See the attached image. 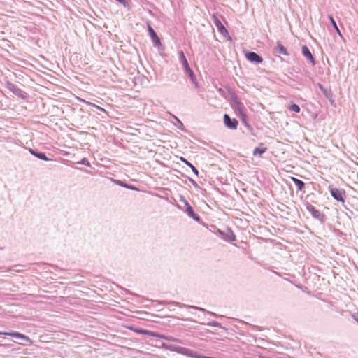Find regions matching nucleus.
<instances>
[{"label":"nucleus","mask_w":358,"mask_h":358,"mask_svg":"<svg viewBox=\"0 0 358 358\" xmlns=\"http://www.w3.org/2000/svg\"><path fill=\"white\" fill-rule=\"evenodd\" d=\"M208 325L212 326V327H221V324L219 322H215V321L208 323Z\"/></svg>","instance_id":"nucleus-27"},{"label":"nucleus","mask_w":358,"mask_h":358,"mask_svg":"<svg viewBox=\"0 0 358 358\" xmlns=\"http://www.w3.org/2000/svg\"><path fill=\"white\" fill-rule=\"evenodd\" d=\"M213 18H214L215 25L216 26V27L218 29V31H220V33L224 36L226 34H228V31L224 27V26L222 24V22L219 20V19L215 15H213Z\"/></svg>","instance_id":"nucleus-12"},{"label":"nucleus","mask_w":358,"mask_h":358,"mask_svg":"<svg viewBox=\"0 0 358 358\" xmlns=\"http://www.w3.org/2000/svg\"><path fill=\"white\" fill-rule=\"evenodd\" d=\"M224 122L225 126L231 129H236L238 124L236 119L231 118L227 114L224 115Z\"/></svg>","instance_id":"nucleus-8"},{"label":"nucleus","mask_w":358,"mask_h":358,"mask_svg":"<svg viewBox=\"0 0 358 358\" xmlns=\"http://www.w3.org/2000/svg\"><path fill=\"white\" fill-rule=\"evenodd\" d=\"M174 303L176 304L177 306H180V307L184 306V307H186V308H188L198 310L202 311V312H206V309H204L203 308H201V307H198V306H190V305L180 304V303H178V302H175Z\"/></svg>","instance_id":"nucleus-20"},{"label":"nucleus","mask_w":358,"mask_h":358,"mask_svg":"<svg viewBox=\"0 0 358 358\" xmlns=\"http://www.w3.org/2000/svg\"><path fill=\"white\" fill-rule=\"evenodd\" d=\"M99 109H100L101 110H103V111H105V110L99 106H96Z\"/></svg>","instance_id":"nucleus-35"},{"label":"nucleus","mask_w":358,"mask_h":358,"mask_svg":"<svg viewBox=\"0 0 358 358\" xmlns=\"http://www.w3.org/2000/svg\"><path fill=\"white\" fill-rule=\"evenodd\" d=\"M189 75V76L191 78V77H194V73L193 72V71L191 69L190 67L187 68V69L185 70Z\"/></svg>","instance_id":"nucleus-26"},{"label":"nucleus","mask_w":358,"mask_h":358,"mask_svg":"<svg viewBox=\"0 0 358 358\" xmlns=\"http://www.w3.org/2000/svg\"><path fill=\"white\" fill-rule=\"evenodd\" d=\"M11 346H12L11 344H0V347L5 348H10Z\"/></svg>","instance_id":"nucleus-31"},{"label":"nucleus","mask_w":358,"mask_h":358,"mask_svg":"<svg viewBox=\"0 0 358 358\" xmlns=\"http://www.w3.org/2000/svg\"><path fill=\"white\" fill-rule=\"evenodd\" d=\"M136 331L138 332V333H141V334H145V335H150V336H152L154 337L162 338L166 339V340H167L169 341H173V342H176V343H182V341L180 340V339L173 338L172 336H160V335H159V334H157L156 333H154V332L145 330V329H139V330H138Z\"/></svg>","instance_id":"nucleus-4"},{"label":"nucleus","mask_w":358,"mask_h":358,"mask_svg":"<svg viewBox=\"0 0 358 358\" xmlns=\"http://www.w3.org/2000/svg\"><path fill=\"white\" fill-rule=\"evenodd\" d=\"M78 164L85 165L87 166H90V164L87 158H83L80 162H78Z\"/></svg>","instance_id":"nucleus-24"},{"label":"nucleus","mask_w":358,"mask_h":358,"mask_svg":"<svg viewBox=\"0 0 358 358\" xmlns=\"http://www.w3.org/2000/svg\"><path fill=\"white\" fill-rule=\"evenodd\" d=\"M329 20L331 22V25L333 26L334 29H335V31H336V33L340 36H342V34L341 33V31L340 29H338L337 24H336V22H335L334 17H332V15H329Z\"/></svg>","instance_id":"nucleus-21"},{"label":"nucleus","mask_w":358,"mask_h":358,"mask_svg":"<svg viewBox=\"0 0 358 358\" xmlns=\"http://www.w3.org/2000/svg\"><path fill=\"white\" fill-rule=\"evenodd\" d=\"M190 182L192 183V185H193L194 186H197L196 182L194 180L190 179Z\"/></svg>","instance_id":"nucleus-32"},{"label":"nucleus","mask_w":358,"mask_h":358,"mask_svg":"<svg viewBox=\"0 0 358 358\" xmlns=\"http://www.w3.org/2000/svg\"><path fill=\"white\" fill-rule=\"evenodd\" d=\"M117 184H119L121 186H123V187H128V188H130V187L127 186V185H124L122 182L121 181H117ZM131 189H134V187H131Z\"/></svg>","instance_id":"nucleus-30"},{"label":"nucleus","mask_w":358,"mask_h":358,"mask_svg":"<svg viewBox=\"0 0 358 358\" xmlns=\"http://www.w3.org/2000/svg\"><path fill=\"white\" fill-rule=\"evenodd\" d=\"M209 314L213 315V316H217V315L213 312H208Z\"/></svg>","instance_id":"nucleus-34"},{"label":"nucleus","mask_w":358,"mask_h":358,"mask_svg":"<svg viewBox=\"0 0 358 358\" xmlns=\"http://www.w3.org/2000/svg\"><path fill=\"white\" fill-rule=\"evenodd\" d=\"M180 201L182 202H183V203L185 204V206L186 207V208H188V206H190L189 203H188V201L185 198L181 197Z\"/></svg>","instance_id":"nucleus-28"},{"label":"nucleus","mask_w":358,"mask_h":358,"mask_svg":"<svg viewBox=\"0 0 358 358\" xmlns=\"http://www.w3.org/2000/svg\"><path fill=\"white\" fill-rule=\"evenodd\" d=\"M190 78H191V80H192V81H194V80L195 79V76H194V77H191Z\"/></svg>","instance_id":"nucleus-36"},{"label":"nucleus","mask_w":358,"mask_h":358,"mask_svg":"<svg viewBox=\"0 0 358 358\" xmlns=\"http://www.w3.org/2000/svg\"><path fill=\"white\" fill-rule=\"evenodd\" d=\"M148 30L150 36L152 38V40L153 43H155V45L156 46H157L159 48V47H162V43L160 41V39H159V36H157V34H156L155 30L149 24L148 26Z\"/></svg>","instance_id":"nucleus-9"},{"label":"nucleus","mask_w":358,"mask_h":358,"mask_svg":"<svg viewBox=\"0 0 358 358\" xmlns=\"http://www.w3.org/2000/svg\"><path fill=\"white\" fill-rule=\"evenodd\" d=\"M22 266V265H15V267H21Z\"/></svg>","instance_id":"nucleus-37"},{"label":"nucleus","mask_w":358,"mask_h":358,"mask_svg":"<svg viewBox=\"0 0 358 358\" xmlns=\"http://www.w3.org/2000/svg\"><path fill=\"white\" fill-rule=\"evenodd\" d=\"M120 3H121L123 6L127 8L129 6V1L128 0H116Z\"/></svg>","instance_id":"nucleus-25"},{"label":"nucleus","mask_w":358,"mask_h":358,"mask_svg":"<svg viewBox=\"0 0 358 358\" xmlns=\"http://www.w3.org/2000/svg\"><path fill=\"white\" fill-rule=\"evenodd\" d=\"M289 109L291 110V111H294L295 113H299L300 112V107L296 104V103H292L289 107Z\"/></svg>","instance_id":"nucleus-23"},{"label":"nucleus","mask_w":358,"mask_h":358,"mask_svg":"<svg viewBox=\"0 0 358 358\" xmlns=\"http://www.w3.org/2000/svg\"><path fill=\"white\" fill-rule=\"evenodd\" d=\"M291 180L296 185V186L298 187L299 190H300V191L303 190V189L305 187V184H304V182L302 180H299V179H298L296 178H294V177H292Z\"/></svg>","instance_id":"nucleus-18"},{"label":"nucleus","mask_w":358,"mask_h":358,"mask_svg":"<svg viewBox=\"0 0 358 358\" xmlns=\"http://www.w3.org/2000/svg\"><path fill=\"white\" fill-rule=\"evenodd\" d=\"M8 271H13V272L17 273V272H20V270H19V269H15V270L10 269Z\"/></svg>","instance_id":"nucleus-33"},{"label":"nucleus","mask_w":358,"mask_h":358,"mask_svg":"<svg viewBox=\"0 0 358 358\" xmlns=\"http://www.w3.org/2000/svg\"><path fill=\"white\" fill-rule=\"evenodd\" d=\"M302 53L307 59H308L312 64H315L314 57L306 45L302 46Z\"/></svg>","instance_id":"nucleus-13"},{"label":"nucleus","mask_w":358,"mask_h":358,"mask_svg":"<svg viewBox=\"0 0 358 358\" xmlns=\"http://www.w3.org/2000/svg\"><path fill=\"white\" fill-rule=\"evenodd\" d=\"M246 58L251 62L260 64L262 62L263 59L261 56L254 52H248L245 53Z\"/></svg>","instance_id":"nucleus-10"},{"label":"nucleus","mask_w":358,"mask_h":358,"mask_svg":"<svg viewBox=\"0 0 358 358\" xmlns=\"http://www.w3.org/2000/svg\"><path fill=\"white\" fill-rule=\"evenodd\" d=\"M169 349L172 351L176 352L179 354L187 356L189 357L192 358H197L199 353L193 351L192 350H189L188 348L181 347V346H176V345H171Z\"/></svg>","instance_id":"nucleus-1"},{"label":"nucleus","mask_w":358,"mask_h":358,"mask_svg":"<svg viewBox=\"0 0 358 358\" xmlns=\"http://www.w3.org/2000/svg\"><path fill=\"white\" fill-rule=\"evenodd\" d=\"M320 88L323 92L324 94L327 97L328 96V91L323 87L322 85H320Z\"/></svg>","instance_id":"nucleus-29"},{"label":"nucleus","mask_w":358,"mask_h":358,"mask_svg":"<svg viewBox=\"0 0 358 358\" xmlns=\"http://www.w3.org/2000/svg\"><path fill=\"white\" fill-rule=\"evenodd\" d=\"M233 107L234 108L238 113L241 116L242 120L243 122L246 121L247 116L245 113V106L243 103H241L238 99L236 97L233 100Z\"/></svg>","instance_id":"nucleus-2"},{"label":"nucleus","mask_w":358,"mask_h":358,"mask_svg":"<svg viewBox=\"0 0 358 358\" xmlns=\"http://www.w3.org/2000/svg\"><path fill=\"white\" fill-rule=\"evenodd\" d=\"M0 335H5L20 339L26 343H31L32 341L27 336L17 331H0Z\"/></svg>","instance_id":"nucleus-3"},{"label":"nucleus","mask_w":358,"mask_h":358,"mask_svg":"<svg viewBox=\"0 0 358 358\" xmlns=\"http://www.w3.org/2000/svg\"><path fill=\"white\" fill-rule=\"evenodd\" d=\"M6 87L10 90L12 92H13L15 94H16L17 96H18L19 97L22 98V99H25L26 98V93L24 92L22 90H20V88H18L15 85H14L13 83H12L10 81H7L6 83Z\"/></svg>","instance_id":"nucleus-5"},{"label":"nucleus","mask_w":358,"mask_h":358,"mask_svg":"<svg viewBox=\"0 0 358 358\" xmlns=\"http://www.w3.org/2000/svg\"><path fill=\"white\" fill-rule=\"evenodd\" d=\"M178 55H179L180 62L182 63V64L184 67V69L185 70L187 68H189V65L188 64V62H187L185 56L184 52L182 50H180V51H179Z\"/></svg>","instance_id":"nucleus-15"},{"label":"nucleus","mask_w":358,"mask_h":358,"mask_svg":"<svg viewBox=\"0 0 358 358\" xmlns=\"http://www.w3.org/2000/svg\"><path fill=\"white\" fill-rule=\"evenodd\" d=\"M275 52L282 55H289L286 48L280 42H278L275 47Z\"/></svg>","instance_id":"nucleus-14"},{"label":"nucleus","mask_w":358,"mask_h":358,"mask_svg":"<svg viewBox=\"0 0 358 358\" xmlns=\"http://www.w3.org/2000/svg\"><path fill=\"white\" fill-rule=\"evenodd\" d=\"M331 195L338 201H344L343 192L337 188H332L330 189Z\"/></svg>","instance_id":"nucleus-11"},{"label":"nucleus","mask_w":358,"mask_h":358,"mask_svg":"<svg viewBox=\"0 0 358 358\" xmlns=\"http://www.w3.org/2000/svg\"><path fill=\"white\" fill-rule=\"evenodd\" d=\"M266 151V148H255L253 150L252 154H253V155H262V154L264 153Z\"/></svg>","instance_id":"nucleus-22"},{"label":"nucleus","mask_w":358,"mask_h":358,"mask_svg":"<svg viewBox=\"0 0 358 358\" xmlns=\"http://www.w3.org/2000/svg\"><path fill=\"white\" fill-rule=\"evenodd\" d=\"M217 233L221 236V238L226 241L231 242L236 240L235 234L229 229H228L226 231H221L220 229H218Z\"/></svg>","instance_id":"nucleus-6"},{"label":"nucleus","mask_w":358,"mask_h":358,"mask_svg":"<svg viewBox=\"0 0 358 358\" xmlns=\"http://www.w3.org/2000/svg\"><path fill=\"white\" fill-rule=\"evenodd\" d=\"M180 160L185 163L186 165H187V166L190 167L191 169L192 170V171L194 172V173L196 175V176H198L199 175V171L198 170L195 168V166H194L192 165V164H191L189 162H188L186 159H185L184 157H180Z\"/></svg>","instance_id":"nucleus-19"},{"label":"nucleus","mask_w":358,"mask_h":358,"mask_svg":"<svg viewBox=\"0 0 358 358\" xmlns=\"http://www.w3.org/2000/svg\"><path fill=\"white\" fill-rule=\"evenodd\" d=\"M306 209L310 212L314 218L322 221L324 215L322 214L318 210H317L313 205L309 203L306 204Z\"/></svg>","instance_id":"nucleus-7"},{"label":"nucleus","mask_w":358,"mask_h":358,"mask_svg":"<svg viewBox=\"0 0 358 358\" xmlns=\"http://www.w3.org/2000/svg\"><path fill=\"white\" fill-rule=\"evenodd\" d=\"M185 213L194 220L197 222L200 220V217L194 213V210L191 206H188V208L185 209Z\"/></svg>","instance_id":"nucleus-16"},{"label":"nucleus","mask_w":358,"mask_h":358,"mask_svg":"<svg viewBox=\"0 0 358 358\" xmlns=\"http://www.w3.org/2000/svg\"><path fill=\"white\" fill-rule=\"evenodd\" d=\"M29 152H31V155L38 157V159H41L44 161L50 160V159L46 157V155L44 152H39L33 149H29Z\"/></svg>","instance_id":"nucleus-17"}]
</instances>
